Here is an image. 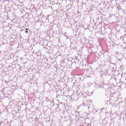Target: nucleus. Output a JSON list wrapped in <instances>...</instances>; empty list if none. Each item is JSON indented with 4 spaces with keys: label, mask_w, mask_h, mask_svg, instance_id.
Segmentation results:
<instances>
[{
    "label": "nucleus",
    "mask_w": 126,
    "mask_h": 126,
    "mask_svg": "<svg viewBox=\"0 0 126 126\" xmlns=\"http://www.w3.org/2000/svg\"><path fill=\"white\" fill-rule=\"evenodd\" d=\"M26 30L27 31H28V29H26Z\"/></svg>",
    "instance_id": "obj_2"
},
{
    "label": "nucleus",
    "mask_w": 126,
    "mask_h": 126,
    "mask_svg": "<svg viewBox=\"0 0 126 126\" xmlns=\"http://www.w3.org/2000/svg\"><path fill=\"white\" fill-rule=\"evenodd\" d=\"M26 33H28V31H26Z\"/></svg>",
    "instance_id": "obj_1"
}]
</instances>
